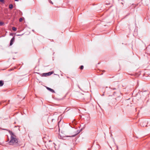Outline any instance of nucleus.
Returning a JSON list of instances; mask_svg holds the SVG:
<instances>
[{"instance_id": "7ed1b4c3", "label": "nucleus", "mask_w": 150, "mask_h": 150, "mask_svg": "<svg viewBox=\"0 0 150 150\" xmlns=\"http://www.w3.org/2000/svg\"><path fill=\"white\" fill-rule=\"evenodd\" d=\"M15 40V38L14 37H13L11 39V41H10V45H12Z\"/></svg>"}, {"instance_id": "2eb2a0df", "label": "nucleus", "mask_w": 150, "mask_h": 150, "mask_svg": "<svg viewBox=\"0 0 150 150\" xmlns=\"http://www.w3.org/2000/svg\"><path fill=\"white\" fill-rule=\"evenodd\" d=\"M16 1H18V0H15Z\"/></svg>"}, {"instance_id": "4468645a", "label": "nucleus", "mask_w": 150, "mask_h": 150, "mask_svg": "<svg viewBox=\"0 0 150 150\" xmlns=\"http://www.w3.org/2000/svg\"><path fill=\"white\" fill-rule=\"evenodd\" d=\"M50 3L52 4H53V3L51 1L50 2Z\"/></svg>"}, {"instance_id": "6e6552de", "label": "nucleus", "mask_w": 150, "mask_h": 150, "mask_svg": "<svg viewBox=\"0 0 150 150\" xmlns=\"http://www.w3.org/2000/svg\"><path fill=\"white\" fill-rule=\"evenodd\" d=\"M83 65H81V66L80 67V69H83Z\"/></svg>"}, {"instance_id": "ddd939ff", "label": "nucleus", "mask_w": 150, "mask_h": 150, "mask_svg": "<svg viewBox=\"0 0 150 150\" xmlns=\"http://www.w3.org/2000/svg\"><path fill=\"white\" fill-rule=\"evenodd\" d=\"M116 147H117V149H118V146H116Z\"/></svg>"}, {"instance_id": "1a4fd4ad", "label": "nucleus", "mask_w": 150, "mask_h": 150, "mask_svg": "<svg viewBox=\"0 0 150 150\" xmlns=\"http://www.w3.org/2000/svg\"><path fill=\"white\" fill-rule=\"evenodd\" d=\"M4 24V23L1 22H0V26H1V25H2Z\"/></svg>"}, {"instance_id": "423d86ee", "label": "nucleus", "mask_w": 150, "mask_h": 150, "mask_svg": "<svg viewBox=\"0 0 150 150\" xmlns=\"http://www.w3.org/2000/svg\"><path fill=\"white\" fill-rule=\"evenodd\" d=\"M9 8L10 9H12L13 8V5L12 4H10L9 6Z\"/></svg>"}, {"instance_id": "9d476101", "label": "nucleus", "mask_w": 150, "mask_h": 150, "mask_svg": "<svg viewBox=\"0 0 150 150\" xmlns=\"http://www.w3.org/2000/svg\"><path fill=\"white\" fill-rule=\"evenodd\" d=\"M23 18H20L19 21L20 22H21L23 21Z\"/></svg>"}, {"instance_id": "f257e3e1", "label": "nucleus", "mask_w": 150, "mask_h": 150, "mask_svg": "<svg viewBox=\"0 0 150 150\" xmlns=\"http://www.w3.org/2000/svg\"><path fill=\"white\" fill-rule=\"evenodd\" d=\"M9 132L11 135V140L9 142V144L14 145L18 144V140L16 136L11 131H9Z\"/></svg>"}, {"instance_id": "f03ea898", "label": "nucleus", "mask_w": 150, "mask_h": 150, "mask_svg": "<svg viewBox=\"0 0 150 150\" xmlns=\"http://www.w3.org/2000/svg\"><path fill=\"white\" fill-rule=\"evenodd\" d=\"M53 73V72H50L47 73H43L42 76H47L50 75Z\"/></svg>"}, {"instance_id": "f8f14e48", "label": "nucleus", "mask_w": 150, "mask_h": 150, "mask_svg": "<svg viewBox=\"0 0 150 150\" xmlns=\"http://www.w3.org/2000/svg\"><path fill=\"white\" fill-rule=\"evenodd\" d=\"M76 134H75V135H73V136H72L71 137H74V136H75L76 135Z\"/></svg>"}, {"instance_id": "0eeeda50", "label": "nucleus", "mask_w": 150, "mask_h": 150, "mask_svg": "<svg viewBox=\"0 0 150 150\" xmlns=\"http://www.w3.org/2000/svg\"><path fill=\"white\" fill-rule=\"evenodd\" d=\"M12 30L14 31H16L17 29L15 27H13L12 28Z\"/></svg>"}, {"instance_id": "20e7f679", "label": "nucleus", "mask_w": 150, "mask_h": 150, "mask_svg": "<svg viewBox=\"0 0 150 150\" xmlns=\"http://www.w3.org/2000/svg\"><path fill=\"white\" fill-rule=\"evenodd\" d=\"M47 90H49L50 91H51L52 93H55V92H54V90H53V89H52L50 88L49 87H47Z\"/></svg>"}, {"instance_id": "9b49d317", "label": "nucleus", "mask_w": 150, "mask_h": 150, "mask_svg": "<svg viewBox=\"0 0 150 150\" xmlns=\"http://www.w3.org/2000/svg\"><path fill=\"white\" fill-rule=\"evenodd\" d=\"M4 0H0V1L2 3H4Z\"/></svg>"}, {"instance_id": "39448f33", "label": "nucleus", "mask_w": 150, "mask_h": 150, "mask_svg": "<svg viewBox=\"0 0 150 150\" xmlns=\"http://www.w3.org/2000/svg\"><path fill=\"white\" fill-rule=\"evenodd\" d=\"M4 84V81L2 80L0 81V86H2Z\"/></svg>"}, {"instance_id": "dca6fc26", "label": "nucleus", "mask_w": 150, "mask_h": 150, "mask_svg": "<svg viewBox=\"0 0 150 150\" xmlns=\"http://www.w3.org/2000/svg\"><path fill=\"white\" fill-rule=\"evenodd\" d=\"M17 35L18 36H19V35Z\"/></svg>"}]
</instances>
